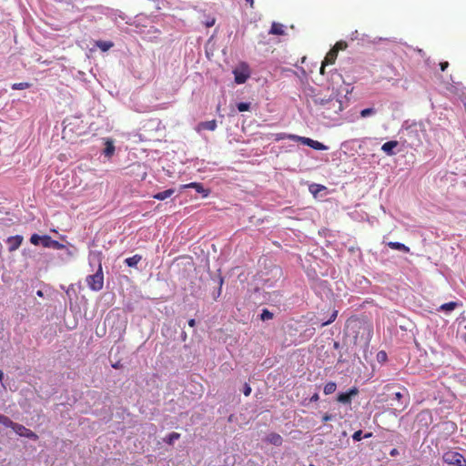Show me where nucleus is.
I'll list each match as a JSON object with an SVG mask.
<instances>
[{
    "mask_svg": "<svg viewBox=\"0 0 466 466\" xmlns=\"http://www.w3.org/2000/svg\"><path fill=\"white\" fill-rule=\"evenodd\" d=\"M387 245H388V247H390L392 249L403 251L405 253H409L410 252V248L407 247L406 245L402 244V243H400V242H392V241H390V242H388Z\"/></svg>",
    "mask_w": 466,
    "mask_h": 466,
    "instance_id": "obj_14",
    "label": "nucleus"
},
{
    "mask_svg": "<svg viewBox=\"0 0 466 466\" xmlns=\"http://www.w3.org/2000/svg\"><path fill=\"white\" fill-rule=\"evenodd\" d=\"M113 367H114L115 369H118V368H119V365L116 363V364H114V365H113Z\"/></svg>",
    "mask_w": 466,
    "mask_h": 466,
    "instance_id": "obj_48",
    "label": "nucleus"
},
{
    "mask_svg": "<svg viewBox=\"0 0 466 466\" xmlns=\"http://www.w3.org/2000/svg\"><path fill=\"white\" fill-rule=\"evenodd\" d=\"M260 318L262 320H268L273 319V313L270 312L268 309H264L262 310V313L260 315Z\"/></svg>",
    "mask_w": 466,
    "mask_h": 466,
    "instance_id": "obj_28",
    "label": "nucleus"
},
{
    "mask_svg": "<svg viewBox=\"0 0 466 466\" xmlns=\"http://www.w3.org/2000/svg\"><path fill=\"white\" fill-rule=\"evenodd\" d=\"M42 246L45 248H52L54 249H63L65 245L57 240L53 239L50 236L45 235L42 238Z\"/></svg>",
    "mask_w": 466,
    "mask_h": 466,
    "instance_id": "obj_6",
    "label": "nucleus"
},
{
    "mask_svg": "<svg viewBox=\"0 0 466 466\" xmlns=\"http://www.w3.org/2000/svg\"><path fill=\"white\" fill-rule=\"evenodd\" d=\"M198 127H199V128H202V129L214 131L217 128V122H216V120L201 122Z\"/></svg>",
    "mask_w": 466,
    "mask_h": 466,
    "instance_id": "obj_18",
    "label": "nucleus"
},
{
    "mask_svg": "<svg viewBox=\"0 0 466 466\" xmlns=\"http://www.w3.org/2000/svg\"><path fill=\"white\" fill-rule=\"evenodd\" d=\"M338 56V53L336 50H333L332 48L328 52L324 58V66L332 65L335 63Z\"/></svg>",
    "mask_w": 466,
    "mask_h": 466,
    "instance_id": "obj_12",
    "label": "nucleus"
},
{
    "mask_svg": "<svg viewBox=\"0 0 466 466\" xmlns=\"http://www.w3.org/2000/svg\"><path fill=\"white\" fill-rule=\"evenodd\" d=\"M244 395L245 396H248L251 392V388L248 384H245V387H244Z\"/></svg>",
    "mask_w": 466,
    "mask_h": 466,
    "instance_id": "obj_35",
    "label": "nucleus"
},
{
    "mask_svg": "<svg viewBox=\"0 0 466 466\" xmlns=\"http://www.w3.org/2000/svg\"><path fill=\"white\" fill-rule=\"evenodd\" d=\"M358 393V389L354 387L347 392L339 393L337 397V400L343 404H350L351 402V398L356 396Z\"/></svg>",
    "mask_w": 466,
    "mask_h": 466,
    "instance_id": "obj_5",
    "label": "nucleus"
},
{
    "mask_svg": "<svg viewBox=\"0 0 466 466\" xmlns=\"http://www.w3.org/2000/svg\"><path fill=\"white\" fill-rule=\"evenodd\" d=\"M31 86V84L28 82H21V83H15L12 85V89L14 90H23L27 89Z\"/></svg>",
    "mask_w": 466,
    "mask_h": 466,
    "instance_id": "obj_25",
    "label": "nucleus"
},
{
    "mask_svg": "<svg viewBox=\"0 0 466 466\" xmlns=\"http://www.w3.org/2000/svg\"><path fill=\"white\" fill-rule=\"evenodd\" d=\"M332 418H333V416H332V415L326 413V414L322 417V420L326 422V421L331 420H332Z\"/></svg>",
    "mask_w": 466,
    "mask_h": 466,
    "instance_id": "obj_37",
    "label": "nucleus"
},
{
    "mask_svg": "<svg viewBox=\"0 0 466 466\" xmlns=\"http://www.w3.org/2000/svg\"><path fill=\"white\" fill-rule=\"evenodd\" d=\"M319 400V394L318 393H315L311 398H310V401H317Z\"/></svg>",
    "mask_w": 466,
    "mask_h": 466,
    "instance_id": "obj_41",
    "label": "nucleus"
},
{
    "mask_svg": "<svg viewBox=\"0 0 466 466\" xmlns=\"http://www.w3.org/2000/svg\"><path fill=\"white\" fill-rule=\"evenodd\" d=\"M398 146V141L391 140L384 143L381 147L383 152H385L388 156L394 155L393 149Z\"/></svg>",
    "mask_w": 466,
    "mask_h": 466,
    "instance_id": "obj_11",
    "label": "nucleus"
},
{
    "mask_svg": "<svg viewBox=\"0 0 466 466\" xmlns=\"http://www.w3.org/2000/svg\"><path fill=\"white\" fill-rule=\"evenodd\" d=\"M114 152H115V146H114L113 142L110 140H107L106 142V147L104 149L105 156L110 157L111 156H113Z\"/></svg>",
    "mask_w": 466,
    "mask_h": 466,
    "instance_id": "obj_21",
    "label": "nucleus"
},
{
    "mask_svg": "<svg viewBox=\"0 0 466 466\" xmlns=\"http://www.w3.org/2000/svg\"><path fill=\"white\" fill-rule=\"evenodd\" d=\"M237 107H238L239 112L248 111L249 108H250V104L249 103L241 102V103H238L237 105Z\"/></svg>",
    "mask_w": 466,
    "mask_h": 466,
    "instance_id": "obj_29",
    "label": "nucleus"
},
{
    "mask_svg": "<svg viewBox=\"0 0 466 466\" xmlns=\"http://www.w3.org/2000/svg\"><path fill=\"white\" fill-rule=\"evenodd\" d=\"M302 144L309 146L311 148L316 149V150H326L327 149V147L324 144H322L317 140L309 138V137H304V139L302 140Z\"/></svg>",
    "mask_w": 466,
    "mask_h": 466,
    "instance_id": "obj_10",
    "label": "nucleus"
},
{
    "mask_svg": "<svg viewBox=\"0 0 466 466\" xmlns=\"http://www.w3.org/2000/svg\"><path fill=\"white\" fill-rule=\"evenodd\" d=\"M213 24H214V21H212V23H210V24H208V26H211V25H213Z\"/></svg>",
    "mask_w": 466,
    "mask_h": 466,
    "instance_id": "obj_49",
    "label": "nucleus"
},
{
    "mask_svg": "<svg viewBox=\"0 0 466 466\" xmlns=\"http://www.w3.org/2000/svg\"><path fill=\"white\" fill-rule=\"evenodd\" d=\"M440 66H441V71H445L446 68H448V66H449V63L446 62V61L445 62H441V63H440Z\"/></svg>",
    "mask_w": 466,
    "mask_h": 466,
    "instance_id": "obj_36",
    "label": "nucleus"
},
{
    "mask_svg": "<svg viewBox=\"0 0 466 466\" xmlns=\"http://www.w3.org/2000/svg\"><path fill=\"white\" fill-rule=\"evenodd\" d=\"M4 378V372L0 370V380H2Z\"/></svg>",
    "mask_w": 466,
    "mask_h": 466,
    "instance_id": "obj_47",
    "label": "nucleus"
},
{
    "mask_svg": "<svg viewBox=\"0 0 466 466\" xmlns=\"http://www.w3.org/2000/svg\"><path fill=\"white\" fill-rule=\"evenodd\" d=\"M269 34L282 35H284V26L279 23H273L269 30Z\"/></svg>",
    "mask_w": 466,
    "mask_h": 466,
    "instance_id": "obj_15",
    "label": "nucleus"
},
{
    "mask_svg": "<svg viewBox=\"0 0 466 466\" xmlns=\"http://www.w3.org/2000/svg\"><path fill=\"white\" fill-rule=\"evenodd\" d=\"M265 441L268 442V443H270V444H272L274 446L279 447V446L282 445L283 438L279 433L270 432L265 438Z\"/></svg>",
    "mask_w": 466,
    "mask_h": 466,
    "instance_id": "obj_9",
    "label": "nucleus"
},
{
    "mask_svg": "<svg viewBox=\"0 0 466 466\" xmlns=\"http://www.w3.org/2000/svg\"><path fill=\"white\" fill-rule=\"evenodd\" d=\"M374 113H375L374 108H365V109H362V110L360 111V116H361L362 117H367V116H370V115L374 114Z\"/></svg>",
    "mask_w": 466,
    "mask_h": 466,
    "instance_id": "obj_31",
    "label": "nucleus"
},
{
    "mask_svg": "<svg viewBox=\"0 0 466 466\" xmlns=\"http://www.w3.org/2000/svg\"><path fill=\"white\" fill-rule=\"evenodd\" d=\"M42 238H44V236H39L37 234H33L30 238V242L35 245V246H37L39 245L40 243L42 244Z\"/></svg>",
    "mask_w": 466,
    "mask_h": 466,
    "instance_id": "obj_27",
    "label": "nucleus"
},
{
    "mask_svg": "<svg viewBox=\"0 0 466 466\" xmlns=\"http://www.w3.org/2000/svg\"><path fill=\"white\" fill-rule=\"evenodd\" d=\"M442 460L445 463L453 466H466V459L462 454L455 451L444 452Z\"/></svg>",
    "mask_w": 466,
    "mask_h": 466,
    "instance_id": "obj_2",
    "label": "nucleus"
},
{
    "mask_svg": "<svg viewBox=\"0 0 466 466\" xmlns=\"http://www.w3.org/2000/svg\"><path fill=\"white\" fill-rule=\"evenodd\" d=\"M399 454V451L397 449H392L390 451V455L394 457V456H397Z\"/></svg>",
    "mask_w": 466,
    "mask_h": 466,
    "instance_id": "obj_39",
    "label": "nucleus"
},
{
    "mask_svg": "<svg viewBox=\"0 0 466 466\" xmlns=\"http://www.w3.org/2000/svg\"><path fill=\"white\" fill-rule=\"evenodd\" d=\"M336 389H337L336 383L333 381H329L324 386L323 391H324L325 395H329V394L333 393L336 390Z\"/></svg>",
    "mask_w": 466,
    "mask_h": 466,
    "instance_id": "obj_22",
    "label": "nucleus"
},
{
    "mask_svg": "<svg viewBox=\"0 0 466 466\" xmlns=\"http://www.w3.org/2000/svg\"><path fill=\"white\" fill-rule=\"evenodd\" d=\"M403 397L402 393L401 392H396L394 394V399L397 400L398 401H400L401 400V398Z\"/></svg>",
    "mask_w": 466,
    "mask_h": 466,
    "instance_id": "obj_38",
    "label": "nucleus"
},
{
    "mask_svg": "<svg viewBox=\"0 0 466 466\" xmlns=\"http://www.w3.org/2000/svg\"><path fill=\"white\" fill-rule=\"evenodd\" d=\"M22 242H23V237L20 235L9 237L7 238V243L9 245L8 250L10 252L16 250L21 246Z\"/></svg>",
    "mask_w": 466,
    "mask_h": 466,
    "instance_id": "obj_8",
    "label": "nucleus"
},
{
    "mask_svg": "<svg viewBox=\"0 0 466 466\" xmlns=\"http://www.w3.org/2000/svg\"><path fill=\"white\" fill-rule=\"evenodd\" d=\"M337 316H338V310H334L332 312L330 318L321 324V327H324V326H327V325L332 323L336 319Z\"/></svg>",
    "mask_w": 466,
    "mask_h": 466,
    "instance_id": "obj_30",
    "label": "nucleus"
},
{
    "mask_svg": "<svg viewBox=\"0 0 466 466\" xmlns=\"http://www.w3.org/2000/svg\"><path fill=\"white\" fill-rule=\"evenodd\" d=\"M180 438V434L177 433V432H172L170 434H168L165 439L164 441L169 444V445H172L175 441L178 440Z\"/></svg>",
    "mask_w": 466,
    "mask_h": 466,
    "instance_id": "obj_24",
    "label": "nucleus"
},
{
    "mask_svg": "<svg viewBox=\"0 0 466 466\" xmlns=\"http://www.w3.org/2000/svg\"><path fill=\"white\" fill-rule=\"evenodd\" d=\"M36 294H37V296H39V297H43V291H41V290H38V291L36 292Z\"/></svg>",
    "mask_w": 466,
    "mask_h": 466,
    "instance_id": "obj_46",
    "label": "nucleus"
},
{
    "mask_svg": "<svg viewBox=\"0 0 466 466\" xmlns=\"http://www.w3.org/2000/svg\"><path fill=\"white\" fill-rule=\"evenodd\" d=\"M325 105L328 106L329 108H333L336 111L341 110V102L339 99H336V98L329 99Z\"/></svg>",
    "mask_w": 466,
    "mask_h": 466,
    "instance_id": "obj_17",
    "label": "nucleus"
},
{
    "mask_svg": "<svg viewBox=\"0 0 466 466\" xmlns=\"http://www.w3.org/2000/svg\"><path fill=\"white\" fill-rule=\"evenodd\" d=\"M377 357L379 360L384 361L387 359V354L385 351L381 350L378 353Z\"/></svg>",
    "mask_w": 466,
    "mask_h": 466,
    "instance_id": "obj_34",
    "label": "nucleus"
},
{
    "mask_svg": "<svg viewBox=\"0 0 466 466\" xmlns=\"http://www.w3.org/2000/svg\"><path fill=\"white\" fill-rule=\"evenodd\" d=\"M86 283L92 290L99 291L103 289L104 276L101 264H99L98 269L95 274L86 277Z\"/></svg>",
    "mask_w": 466,
    "mask_h": 466,
    "instance_id": "obj_1",
    "label": "nucleus"
},
{
    "mask_svg": "<svg viewBox=\"0 0 466 466\" xmlns=\"http://www.w3.org/2000/svg\"><path fill=\"white\" fill-rule=\"evenodd\" d=\"M181 187L182 188H194L197 192L202 194V196L204 198H207L210 193L209 189L205 188L201 183H198V182L185 184V185H182Z\"/></svg>",
    "mask_w": 466,
    "mask_h": 466,
    "instance_id": "obj_7",
    "label": "nucleus"
},
{
    "mask_svg": "<svg viewBox=\"0 0 466 466\" xmlns=\"http://www.w3.org/2000/svg\"><path fill=\"white\" fill-rule=\"evenodd\" d=\"M142 257L138 254L134 255L133 257L127 258L125 260V263L128 267H136L138 262L141 260Z\"/></svg>",
    "mask_w": 466,
    "mask_h": 466,
    "instance_id": "obj_20",
    "label": "nucleus"
},
{
    "mask_svg": "<svg viewBox=\"0 0 466 466\" xmlns=\"http://www.w3.org/2000/svg\"><path fill=\"white\" fill-rule=\"evenodd\" d=\"M13 431L21 437H25L34 441L38 440L37 434H35L33 431L25 428L22 424L15 423Z\"/></svg>",
    "mask_w": 466,
    "mask_h": 466,
    "instance_id": "obj_4",
    "label": "nucleus"
},
{
    "mask_svg": "<svg viewBox=\"0 0 466 466\" xmlns=\"http://www.w3.org/2000/svg\"><path fill=\"white\" fill-rule=\"evenodd\" d=\"M96 46L101 49L102 51H107L109 50L113 46L114 44L112 42H106V41H97L96 43Z\"/></svg>",
    "mask_w": 466,
    "mask_h": 466,
    "instance_id": "obj_23",
    "label": "nucleus"
},
{
    "mask_svg": "<svg viewBox=\"0 0 466 466\" xmlns=\"http://www.w3.org/2000/svg\"><path fill=\"white\" fill-rule=\"evenodd\" d=\"M371 436H372V433H371V432H369V433H366V434L364 435V438H370V437H371Z\"/></svg>",
    "mask_w": 466,
    "mask_h": 466,
    "instance_id": "obj_45",
    "label": "nucleus"
},
{
    "mask_svg": "<svg viewBox=\"0 0 466 466\" xmlns=\"http://www.w3.org/2000/svg\"><path fill=\"white\" fill-rule=\"evenodd\" d=\"M246 1L249 4L250 7L254 6V0H246Z\"/></svg>",
    "mask_w": 466,
    "mask_h": 466,
    "instance_id": "obj_44",
    "label": "nucleus"
},
{
    "mask_svg": "<svg viewBox=\"0 0 466 466\" xmlns=\"http://www.w3.org/2000/svg\"><path fill=\"white\" fill-rule=\"evenodd\" d=\"M457 307H458L457 302L451 301V302L444 303V304L441 305L438 310L443 311V312H450V311L454 310Z\"/></svg>",
    "mask_w": 466,
    "mask_h": 466,
    "instance_id": "obj_16",
    "label": "nucleus"
},
{
    "mask_svg": "<svg viewBox=\"0 0 466 466\" xmlns=\"http://www.w3.org/2000/svg\"><path fill=\"white\" fill-rule=\"evenodd\" d=\"M305 137H299V136H297V135H288L287 136V138L292 140V141H299L302 143V140L304 139Z\"/></svg>",
    "mask_w": 466,
    "mask_h": 466,
    "instance_id": "obj_33",
    "label": "nucleus"
},
{
    "mask_svg": "<svg viewBox=\"0 0 466 466\" xmlns=\"http://www.w3.org/2000/svg\"><path fill=\"white\" fill-rule=\"evenodd\" d=\"M352 439L355 441H360L362 439V431L359 430V431H355L352 435Z\"/></svg>",
    "mask_w": 466,
    "mask_h": 466,
    "instance_id": "obj_32",
    "label": "nucleus"
},
{
    "mask_svg": "<svg viewBox=\"0 0 466 466\" xmlns=\"http://www.w3.org/2000/svg\"><path fill=\"white\" fill-rule=\"evenodd\" d=\"M348 46V44L345 41H339L335 44V46L332 47L333 50H336L337 53H339V50H344Z\"/></svg>",
    "mask_w": 466,
    "mask_h": 466,
    "instance_id": "obj_26",
    "label": "nucleus"
},
{
    "mask_svg": "<svg viewBox=\"0 0 466 466\" xmlns=\"http://www.w3.org/2000/svg\"><path fill=\"white\" fill-rule=\"evenodd\" d=\"M325 66H324V62H322V65H321V66H320V74H321V75H324V74H325Z\"/></svg>",
    "mask_w": 466,
    "mask_h": 466,
    "instance_id": "obj_43",
    "label": "nucleus"
},
{
    "mask_svg": "<svg viewBox=\"0 0 466 466\" xmlns=\"http://www.w3.org/2000/svg\"><path fill=\"white\" fill-rule=\"evenodd\" d=\"M287 136H288V135H286V134H284V133H282V134H279V135H278V137H277V140L287 138Z\"/></svg>",
    "mask_w": 466,
    "mask_h": 466,
    "instance_id": "obj_40",
    "label": "nucleus"
},
{
    "mask_svg": "<svg viewBox=\"0 0 466 466\" xmlns=\"http://www.w3.org/2000/svg\"><path fill=\"white\" fill-rule=\"evenodd\" d=\"M233 74L237 84H244L250 76V71L248 64L241 63L233 70Z\"/></svg>",
    "mask_w": 466,
    "mask_h": 466,
    "instance_id": "obj_3",
    "label": "nucleus"
},
{
    "mask_svg": "<svg viewBox=\"0 0 466 466\" xmlns=\"http://www.w3.org/2000/svg\"><path fill=\"white\" fill-rule=\"evenodd\" d=\"M175 193V189L168 188L167 190H164L162 192H158L153 196L154 198L157 200H165L167 198H170Z\"/></svg>",
    "mask_w": 466,
    "mask_h": 466,
    "instance_id": "obj_13",
    "label": "nucleus"
},
{
    "mask_svg": "<svg viewBox=\"0 0 466 466\" xmlns=\"http://www.w3.org/2000/svg\"><path fill=\"white\" fill-rule=\"evenodd\" d=\"M188 325L190 327H192V328L195 327L196 326V320L194 319H189L188 320Z\"/></svg>",
    "mask_w": 466,
    "mask_h": 466,
    "instance_id": "obj_42",
    "label": "nucleus"
},
{
    "mask_svg": "<svg viewBox=\"0 0 466 466\" xmlns=\"http://www.w3.org/2000/svg\"><path fill=\"white\" fill-rule=\"evenodd\" d=\"M16 422H14L9 417L0 414V424L5 427L14 429Z\"/></svg>",
    "mask_w": 466,
    "mask_h": 466,
    "instance_id": "obj_19",
    "label": "nucleus"
}]
</instances>
